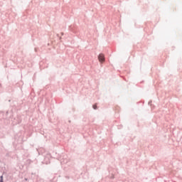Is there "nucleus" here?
Wrapping results in <instances>:
<instances>
[{
	"mask_svg": "<svg viewBox=\"0 0 182 182\" xmlns=\"http://www.w3.org/2000/svg\"><path fill=\"white\" fill-rule=\"evenodd\" d=\"M98 59L101 63H103L105 62V55L101 53L98 56Z\"/></svg>",
	"mask_w": 182,
	"mask_h": 182,
	"instance_id": "obj_1",
	"label": "nucleus"
},
{
	"mask_svg": "<svg viewBox=\"0 0 182 182\" xmlns=\"http://www.w3.org/2000/svg\"><path fill=\"white\" fill-rule=\"evenodd\" d=\"M93 109H95V110H96L97 109V106L96 105H93Z\"/></svg>",
	"mask_w": 182,
	"mask_h": 182,
	"instance_id": "obj_2",
	"label": "nucleus"
},
{
	"mask_svg": "<svg viewBox=\"0 0 182 182\" xmlns=\"http://www.w3.org/2000/svg\"><path fill=\"white\" fill-rule=\"evenodd\" d=\"M3 178H4L3 176H1V180L0 182H4V180L2 179Z\"/></svg>",
	"mask_w": 182,
	"mask_h": 182,
	"instance_id": "obj_3",
	"label": "nucleus"
}]
</instances>
